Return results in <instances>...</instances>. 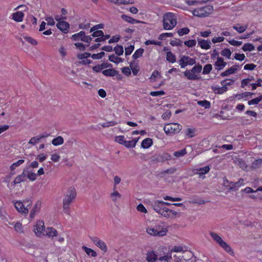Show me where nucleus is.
<instances>
[{
  "label": "nucleus",
  "instance_id": "obj_1",
  "mask_svg": "<svg viewBox=\"0 0 262 262\" xmlns=\"http://www.w3.org/2000/svg\"><path fill=\"white\" fill-rule=\"evenodd\" d=\"M171 205L170 203L157 200L153 203L152 206L156 212L165 218L172 219L179 217V213L174 210L169 209L165 206L166 205Z\"/></svg>",
  "mask_w": 262,
  "mask_h": 262
},
{
  "label": "nucleus",
  "instance_id": "obj_2",
  "mask_svg": "<svg viewBox=\"0 0 262 262\" xmlns=\"http://www.w3.org/2000/svg\"><path fill=\"white\" fill-rule=\"evenodd\" d=\"M146 232L154 236H164L168 232L167 227L162 223L152 225L147 227Z\"/></svg>",
  "mask_w": 262,
  "mask_h": 262
},
{
  "label": "nucleus",
  "instance_id": "obj_3",
  "mask_svg": "<svg viewBox=\"0 0 262 262\" xmlns=\"http://www.w3.org/2000/svg\"><path fill=\"white\" fill-rule=\"evenodd\" d=\"M76 195L77 192L74 187L71 186L67 189L62 200V207L64 211L69 210L70 205L75 199Z\"/></svg>",
  "mask_w": 262,
  "mask_h": 262
},
{
  "label": "nucleus",
  "instance_id": "obj_4",
  "mask_svg": "<svg viewBox=\"0 0 262 262\" xmlns=\"http://www.w3.org/2000/svg\"><path fill=\"white\" fill-rule=\"evenodd\" d=\"M13 203L14 208L22 215H26L29 212V209L32 204V200L30 198H26L21 201L14 200Z\"/></svg>",
  "mask_w": 262,
  "mask_h": 262
},
{
  "label": "nucleus",
  "instance_id": "obj_5",
  "mask_svg": "<svg viewBox=\"0 0 262 262\" xmlns=\"http://www.w3.org/2000/svg\"><path fill=\"white\" fill-rule=\"evenodd\" d=\"M177 24V17L175 13L167 12L163 16V27L165 30L173 29Z\"/></svg>",
  "mask_w": 262,
  "mask_h": 262
},
{
  "label": "nucleus",
  "instance_id": "obj_6",
  "mask_svg": "<svg viewBox=\"0 0 262 262\" xmlns=\"http://www.w3.org/2000/svg\"><path fill=\"white\" fill-rule=\"evenodd\" d=\"M213 7L211 5H206L190 10L192 14L199 17H207L213 12Z\"/></svg>",
  "mask_w": 262,
  "mask_h": 262
},
{
  "label": "nucleus",
  "instance_id": "obj_7",
  "mask_svg": "<svg viewBox=\"0 0 262 262\" xmlns=\"http://www.w3.org/2000/svg\"><path fill=\"white\" fill-rule=\"evenodd\" d=\"M202 70V66L201 64L194 66L191 70H186L184 72V76L188 80H197L201 78L200 73Z\"/></svg>",
  "mask_w": 262,
  "mask_h": 262
},
{
  "label": "nucleus",
  "instance_id": "obj_8",
  "mask_svg": "<svg viewBox=\"0 0 262 262\" xmlns=\"http://www.w3.org/2000/svg\"><path fill=\"white\" fill-rule=\"evenodd\" d=\"M209 234L213 241L218 244L226 252L231 255L233 254L234 253L231 247L219 234L212 231L210 232Z\"/></svg>",
  "mask_w": 262,
  "mask_h": 262
},
{
  "label": "nucleus",
  "instance_id": "obj_9",
  "mask_svg": "<svg viewBox=\"0 0 262 262\" xmlns=\"http://www.w3.org/2000/svg\"><path fill=\"white\" fill-rule=\"evenodd\" d=\"M182 125L178 123H168L164 125V130L167 135L171 136L179 133L182 129Z\"/></svg>",
  "mask_w": 262,
  "mask_h": 262
},
{
  "label": "nucleus",
  "instance_id": "obj_10",
  "mask_svg": "<svg viewBox=\"0 0 262 262\" xmlns=\"http://www.w3.org/2000/svg\"><path fill=\"white\" fill-rule=\"evenodd\" d=\"M46 229L45 228V224L43 221H37L33 227V231L36 235L38 237H42L45 235Z\"/></svg>",
  "mask_w": 262,
  "mask_h": 262
},
{
  "label": "nucleus",
  "instance_id": "obj_11",
  "mask_svg": "<svg viewBox=\"0 0 262 262\" xmlns=\"http://www.w3.org/2000/svg\"><path fill=\"white\" fill-rule=\"evenodd\" d=\"M41 205L42 202L40 200H38L35 202L30 212L29 218L31 220H33L35 217V215L39 212L41 208Z\"/></svg>",
  "mask_w": 262,
  "mask_h": 262
},
{
  "label": "nucleus",
  "instance_id": "obj_12",
  "mask_svg": "<svg viewBox=\"0 0 262 262\" xmlns=\"http://www.w3.org/2000/svg\"><path fill=\"white\" fill-rule=\"evenodd\" d=\"M210 170L209 166H206L204 167L194 168L192 170L194 174H198L200 178H204V175L209 172Z\"/></svg>",
  "mask_w": 262,
  "mask_h": 262
},
{
  "label": "nucleus",
  "instance_id": "obj_13",
  "mask_svg": "<svg viewBox=\"0 0 262 262\" xmlns=\"http://www.w3.org/2000/svg\"><path fill=\"white\" fill-rule=\"evenodd\" d=\"M58 235L57 231L53 227H47L45 230V235L51 238L52 239H54L56 237H57Z\"/></svg>",
  "mask_w": 262,
  "mask_h": 262
},
{
  "label": "nucleus",
  "instance_id": "obj_14",
  "mask_svg": "<svg viewBox=\"0 0 262 262\" xmlns=\"http://www.w3.org/2000/svg\"><path fill=\"white\" fill-rule=\"evenodd\" d=\"M24 17L25 14L23 12L17 11L12 13L11 14L10 18L16 22L20 23L23 21Z\"/></svg>",
  "mask_w": 262,
  "mask_h": 262
},
{
  "label": "nucleus",
  "instance_id": "obj_15",
  "mask_svg": "<svg viewBox=\"0 0 262 262\" xmlns=\"http://www.w3.org/2000/svg\"><path fill=\"white\" fill-rule=\"evenodd\" d=\"M92 241L93 242L94 244L96 246L101 249L102 251H103L104 252L106 251L107 247L105 243L103 241H102L98 237L93 238Z\"/></svg>",
  "mask_w": 262,
  "mask_h": 262
},
{
  "label": "nucleus",
  "instance_id": "obj_16",
  "mask_svg": "<svg viewBox=\"0 0 262 262\" xmlns=\"http://www.w3.org/2000/svg\"><path fill=\"white\" fill-rule=\"evenodd\" d=\"M109 196L111 200L114 203H116L122 197L121 194L116 190V188L113 189V191L110 193Z\"/></svg>",
  "mask_w": 262,
  "mask_h": 262
},
{
  "label": "nucleus",
  "instance_id": "obj_17",
  "mask_svg": "<svg viewBox=\"0 0 262 262\" xmlns=\"http://www.w3.org/2000/svg\"><path fill=\"white\" fill-rule=\"evenodd\" d=\"M239 68V66L235 64L232 67H230L228 69L226 70L224 72L221 74L222 77H225L229 76L231 74H234L236 72L238 69Z\"/></svg>",
  "mask_w": 262,
  "mask_h": 262
},
{
  "label": "nucleus",
  "instance_id": "obj_18",
  "mask_svg": "<svg viewBox=\"0 0 262 262\" xmlns=\"http://www.w3.org/2000/svg\"><path fill=\"white\" fill-rule=\"evenodd\" d=\"M56 26L60 31L66 33L68 32L70 25L68 23L65 21H60L57 23Z\"/></svg>",
  "mask_w": 262,
  "mask_h": 262
},
{
  "label": "nucleus",
  "instance_id": "obj_19",
  "mask_svg": "<svg viewBox=\"0 0 262 262\" xmlns=\"http://www.w3.org/2000/svg\"><path fill=\"white\" fill-rule=\"evenodd\" d=\"M91 54L88 52L83 53H79L77 55V57L79 59L83 60L82 62L84 64H88L91 62V61L88 59V58L90 57Z\"/></svg>",
  "mask_w": 262,
  "mask_h": 262
},
{
  "label": "nucleus",
  "instance_id": "obj_20",
  "mask_svg": "<svg viewBox=\"0 0 262 262\" xmlns=\"http://www.w3.org/2000/svg\"><path fill=\"white\" fill-rule=\"evenodd\" d=\"M115 141L120 144L123 145L126 148H129V141L125 139L123 136H117L115 138Z\"/></svg>",
  "mask_w": 262,
  "mask_h": 262
},
{
  "label": "nucleus",
  "instance_id": "obj_21",
  "mask_svg": "<svg viewBox=\"0 0 262 262\" xmlns=\"http://www.w3.org/2000/svg\"><path fill=\"white\" fill-rule=\"evenodd\" d=\"M146 260L148 262H155L158 260V255L154 251H150L146 254Z\"/></svg>",
  "mask_w": 262,
  "mask_h": 262
},
{
  "label": "nucleus",
  "instance_id": "obj_22",
  "mask_svg": "<svg viewBox=\"0 0 262 262\" xmlns=\"http://www.w3.org/2000/svg\"><path fill=\"white\" fill-rule=\"evenodd\" d=\"M226 65V62L224 61V59L221 57H218L214 63V66L217 70H222Z\"/></svg>",
  "mask_w": 262,
  "mask_h": 262
},
{
  "label": "nucleus",
  "instance_id": "obj_23",
  "mask_svg": "<svg viewBox=\"0 0 262 262\" xmlns=\"http://www.w3.org/2000/svg\"><path fill=\"white\" fill-rule=\"evenodd\" d=\"M27 181V174L23 171L21 174L16 176L13 181V183L15 185L19 184L21 182H25Z\"/></svg>",
  "mask_w": 262,
  "mask_h": 262
},
{
  "label": "nucleus",
  "instance_id": "obj_24",
  "mask_svg": "<svg viewBox=\"0 0 262 262\" xmlns=\"http://www.w3.org/2000/svg\"><path fill=\"white\" fill-rule=\"evenodd\" d=\"M198 45L202 49L204 50H208L211 47L210 41L208 40L199 39Z\"/></svg>",
  "mask_w": 262,
  "mask_h": 262
},
{
  "label": "nucleus",
  "instance_id": "obj_25",
  "mask_svg": "<svg viewBox=\"0 0 262 262\" xmlns=\"http://www.w3.org/2000/svg\"><path fill=\"white\" fill-rule=\"evenodd\" d=\"M213 92L216 94H222L227 91V88L216 85L211 86Z\"/></svg>",
  "mask_w": 262,
  "mask_h": 262
},
{
  "label": "nucleus",
  "instance_id": "obj_26",
  "mask_svg": "<svg viewBox=\"0 0 262 262\" xmlns=\"http://www.w3.org/2000/svg\"><path fill=\"white\" fill-rule=\"evenodd\" d=\"M153 144L152 140L150 138H147L144 139L141 144V148L143 149H148Z\"/></svg>",
  "mask_w": 262,
  "mask_h": 262
},
{
  "label": "nucleus",
  "instance_id": "obj_27",
  "mask_svg": "<svg viewBox=\"0 0 262 262\" xmlns=\"http://www.w3.org/2000/svg\"><path fill=\"white\" fill-rule=\"evenodd\" d=\"M93 37H99L95 39V42H99L103 40V37H104L103 32L101 30L96 31L93 33Z\"/></svg>",
  "mask_w": 262,
  "mask_h": 262
},
{
  "label": "nucleus",
  "instance_id": "obj_28",
  "mask_svg": "<svg viewBox=\"0 0 262 262\" xmlns=\"http://www.w3.org/2000/svg\"><path fill=\"white\" fill-rule=\"evenodd\" d=\"M121 18L125 21L132 24H138L140 22L139 20L124 14L121 15Z\"/></svg>",
  "mask_w": 262,
  "mask_h": 262
},
{
  "label": "nucleus",
  "instance_id": "obj_29",
  "mask_svg": "<svg viewBox=\"0 0 262 262\" xmlns=\"http://www.w3.org/2000/svg\"><path fill=\"white\" fill-rule=\"evenodd\" d=\"M82 249L84 251L88 256L92 257H96L97 254V253L93 249L88 248L85 246L82 247Z\"/></svg>",
  "mask_w": 262,
  "mask_h": 262
},
{
  "label": "nucleus",
  "instance_id": "obj_30",
  "mask_svg": "<svg viewBox=\"0 0 262 262\" xmlns=\"http://www.w3.org/2000/svg\"><path fill=\"white\" fill-rule=\"evenodd\" d=\"M64 139L61 136H58L52 141V144L56 146L62 145Z\"/></svg>",
  "mask_w": 262,
  "mask_h": 262
},
{
  "label": "nucleus",
  "instance_id": "obj_31",
  "mask_svg": "<svg viewBox=\"0 0 262 262\" xmlns=\"http://www.w3.org/2000/svg\"><path fill=\"white\" fill-rule=\"evenodd\" d=\"M233 28L239 33H243L247 28V25H235Z\"/></svg>",
  "mask_w": 262,
  "mask_h": 262
},
{
  "label": "nucleus",
  "instance_id": "obj_32",
  "mask_svg": "<svg viewBox=\"0 0 262 262\" xmlns=\"http://www.w3.org/2000/svg\"><path fill=\"white\" fill-rule=\"evenodd\" d=\"M108 59L110 61L114 62L116 64H118L120 62H123V59L115 55H110L108 57Z\"/></svg>",
  "mask_w": 262,
  "mask_h": 262
},
{
  "label": "nucleus",
  "instance_id": "obj_33",
  "mask_svg": "<svg viewBox=\"0 0 262 262\" xmlns=\"http://www.w3.org/2000/svg\"><path fill=\"white\" fill-rule=\"evenodd\" d=\"M166 60L170 63H174L176 61V56L171 52L166 53Z\"/></svg>",
  "mask_w": 262,
  "mask_h": 262
},
{
  "label": "nucleus",
  "instance_id": "obj_34",
  "mask_svg": "<svg viewBox=\"0 0 262 262\" xmlns=\"http://www.w3.org/2000/svg\"><path fill=\"white\" fill-rule=\"evenodd\" d=\"M28 179L30 181L34 182L37 180V174L32 171H29L27 174V179Z\"/></svg>",
  "mask_w": 262,
  "mask_h": 262
},
{
  "label": "nucleus",
  "instance_id": "obj_35",
  "mask_svg": "<svg viewBox=\"0 0 262 262\" xmlns=\"http://www.w3.org/2000/svg\"><path fill=\"white\" fill-rule=\"evenodd\" d=\"M221 54L225 57V58L229 59L231 58V56L232 55V52L229 49L225 48L221 52Z\"/></svg>",
  "mask_w": 262,
  "mask_h": 262
},
{
  "label": "nucleus",
  "instance_id": "obj_36",
  "mask_svg": "<svg viewBox=\"0 0 262 262\" xmlns=\"http://www.w3.org/2000/svg\"><path fill=\"white\" fill-rule=\"evenodd\" d=\"M102 73L106 76H114L116 75L117 72L113 69H109L103 70Z\"/></svg>",
  "mask_w": 262,
  "mask_h": 262
},
{
  "label": "nucleus",
  "instance_id": "obj_37",
  "mask_svg": "<svg viewBox=\"0 0 262 262\" xmlns=\"http://www.w3.org/2000/svg\"><path fill=\"white\" fill-rule=\"evenodd\" d=\"M25 162L23 159L19 160L17 162L13 163L10 167L11 171H14L16 168L23 164Z\"/></svg>",
  "mask_w": 262,
  "mask_h": 262
},
{
  "label": "nucleus",
  "instance_id": "obj_38",
  "mask_svg": "<svg viewBox=\"0 0 262 262\" xmlns=\"http://www.w3.org/2000/svg\"><path fill=\"white\" fill-rule=\"evenodd\" d=\"M206 1H192L188 0L186 1V3L190 6H200L202 5L205 3Z\"/></svg>",
  "mask_w": 262,
  "mask_h": 262
},
{
  "label": "nucleus",
  "instance_id": "obj_39",
  "mask_svg": "<svg viewBox=\"0 0 262 262\" xmlns=\"http://www.w3.org/2000/svg\"><path fill=\"white\" fill-rule=\"evenodd\" d=\"M161 77V73L158 71H154L151 75L150 76L149 79L151 81L155 82L157 81V80Z\"/></svg>",
  "mask_w": 262,
  "mask_h": 262
},
{
  "label": "nucleus",
  "instance_id": "obj_40",
  "mask_svg": "<svg viewBox=\"0 0 262 262\" xmlns=\"http://www.w3.org/2000/svg\"><path fill=\"white\" fill-rule=\"evenodd\" d=\"M255 49L254 46L250 43H246L244 44L242 47V50L244 52L252 51Z\"/></svg>",
  "mask_w": 262,
  "mask_h": 262
},
{
  "label": "nucleus",
  "instance_id": "obj_41",
  "mask_svg": "<svg viewBox=\"0 0 262 262\" xmlns=\"http://www.w3.org/2000/svg\"><path fill=\"white\" fill-rule=\"evenodd\" d=\"M187 66H192L196 63L195 59L186 56H183Z\"/></svg>",
  "mask_w": 262,
  "mask_h": 262
},
{
  "label": "nucleus",
  "instance_id": "obj_42",
  "mask_svg": "<svg viewBox=\"0 0 262 262\" xmlns=\"http://www.w3.org/2000/svg\"><path fill=\"white\" fill-rule=\"evenodd\" d=\"M171 258L172 257L170 254H166L158 258V260L160 262H169Z\"/></svg>",
  "mask_w": 262,
  "mask_h": 262
},
{
  "label": "nucleus",
  "instance_id": "obj_43",
  "mask_svg": "<svg viewBox=\"0 0 262 262\" xmlns=\"http://www.w3.org/2000/svg\"><path fill=\"white\" fill-rule=\"evenodd\" d=\"M190 32V30L188 28L185 27L179 29L177 33L180 36H183L184 35L188 34Z\"/></svg>",
  "mask_w": 262,
  "mask_h": 262
},
{
  "label": "nucleus",
  "instance_id": "obj_44",
  "mask_svg": "<svg viewBox=\"0 0 262 262\" xmlns=\"http://www.w3.org/2000/svg\"><path fill=\"white\" fill-rule=\"evenodd\" d=\"M143 52H144V50L143 49H142V48L138 49L135 52V53L133 55V56H132L133 58L136 59L139 58L140 57H141L142 56V55L143 53Z\"/></svg>",
  "mask_w": 262,
  "mask_h": 262
},
{
  "label": "nucleus",
  "instance_id": "obj_45",
  "mask_svg": "<svg viewBox=\"0 0 262 262\" xmlns=\"http://www.w3.org/2000/svg\"><path fill=\"white\" fill-rule=\"evenodd\" d=\"M197 103L205 108H210L211 105L210 102L207 100L198 101Z\"/></svg>",
  "mask_w": 262,
  "mask_h": 262
},
{
  "label": "nucleus",
  "instance_id": "obj_46",
  "mask_svg": "<svg viewBox=\"0 0 262 262\" xmlns=\"http://www.w3.org/2000/svg\"><path fill=\"white\" fill-rule=\"evenodd\" d=\"M184 45L188 48H192L195 46L196 41L195 39L186 40L184 42Z\"/></svg>",
  "mask_w": 262,
  "mask_h": 262
},
{
  "label": "nucleus",
  "instance_id": "obj_47",
  "mask_svg": "<svg viewBox=\"0 0 262 262\" xmlns=\"http://www.w3.org/2000/svg\"><path fill=\"white\" fill-rule=\"evenodd\" d=\"M212 69V65L211 64H207L204 67L202 73L204 75L208 74L209 73H210Z\"/></svg>",
  "mask_w": 262,
  "mask_h": 262
},
{
  "label": "nucleus",
  "instance_id": "obj_48",
  "mask_svg": "<svg viewBox=\"0 0 262 262\" xmlns=\"http://www.w3.org/2000/svg\"><path fill=\"white\" fill-rule=\"evenodd\" d=\"M114 50L115 52V53L118 56L122 55L124 52L123 48L120 45H117L115 47Z\"/></svg>",
  "mask_w": 262,
  "mask_h": 262
},
{
  "label": "nucleus",
  "instance_id": "obj_49",
  "mask_svg": "<svg viewBox=\"0 0 262 262\" xmlns=\"http://www.w3.org/2000/svg\"><path fill=\"white\" fill-rule=\"evenodd\" d=\"M23 38L25 41L30 43L32 45L35 46L37 45V41L30 36H23Z\"/></svg>",
  "mask_w": 262,
  "mask_h": 262
},
{
  "label": "nucleus",
  "instance_id": "obj_50",
  "mask_svg": "<svg viewBox=\"0 0 262 262\" xmlns=\"http://www.w3.org/2000/svg\"><path fill=\"white\" fill-rule=\"evenodd\" d=\"M234 80L228 79L224 80H222L221 82V84L224 87L227 88L228 86L232 85L234 83Z\"/></svg>",
  "mask_w": 262,
  "mask_h": 262
},
{
  "label": "nucleus",
  "instance_id": "obj_51",
  "mask_svg": "<svg viewBox=\"0 0 262 262\" xmlns=\"http://www.w3.org/2000/svg\"><path fill=\"white\" fill-rule=\"evenodd\" d=\"M187 153L186 150L185 148L183 149L182 150L175 151L173 154L174 156L176 157L179 158L181 157H183Z\"/></svg>",
  "mask_w": 262,
  "mask_h": 262
},
{
  "label": "nucleus",
  "instance_id": "obj_52",
  "mask_svg": "<svg viewBox=\"0 0 262 262\" xmlns=\"http://www.w3.org/2000/svg\"><path fill=\"white\" fill-rule=\"evenodd\" d=\"M14 228L15 230L18 233H22L23 232V229L22 225L19 222H17L14 224Z\"/></svg>",
  "mask_w": 262,
  "mask_h": 262
},
{
  "label": "nucleus",
  "instance_id": "obj_53",
  "mask_svg": "<svg viewBox=\"0 0 262 262\" xmlns=\"http://www.w3.org/2000/svg\"><path fill=\"white\" fill-rule=\"evenodd\" d=\"M84 34V31H80L78 33L72 35V38L74 40H81L82 36Z\"/></svg>",
  "mask_w": 262,
  "mask_h": 262
},
{
  "label": "nucleus",
  "instance_id": "obj_54",
  "mask_svg": "<svg viewBox=\"0 0 262 262\" xmlns=\"http://www.w3.org/2000/svg\"><path fill=\"white\" fill-rule=\"evenodd\" d=\"M246 58V56L244 54L242 53H235L234 58L238 61H243Z\"/></svg>",
  "mask_w": 262,
  "mask_h": 262
},
{
  "label": "nucleus",
  "instance_id": "obj_55",
  "mask_svg": "<svg viewBox=\"0 0 262 262\" xmlns=\"http://www.w3.org/2000/svg\"><path fill=\"white\" fill-rule=\"evenodd\" d=\"M194 133H195V129L194 128H188L186 131V136L189 138H192L194 136Z\"/></svg>",
  "mask_w": 262,
  "mask_h": 262
},
{
  "label": "nucleus",
  "instance_id": "obj_56",
  "mask_svg": "<svg viewBox=\"0 0 262 262\" xmlns=\"http://www.w3.org/2000/svg\"><path fill=\"white\" fill-rule=\"evenodd\" d=\"M232 186H231V188L234 187L237 188L240 186H242L244 184V180L242 179H239L236 183H231Z\"/></svg>",
  "mask_w": 262,
  "mask_h": 262
},
{
  "label": "nucleus",
  "instance_id": "obj_57",
  "mask_svg": "<svg viewBox=\"0 0 262 262\" xmlns=\"http://www.w3.org/2000/svg\"><path fill=\"white\" fill-rule=\"evenodd\" d=\"M228 42L232 46L235 47H239L242 44V41H237L234 39L228 40Z\"/></svg>",
  "mask_w": 262,
  "mask_h": 262
},
{
  "label": "nucleus",
  "instance_id": "obj_58",
  "mask_svg": "<svg viewBox=\"0 0 262 262\" xmlns=\"http://www.w3.org/2000/svg\"><path fill=\"white\" fill-rule=\"evenodd\" d=\"M165 93L164 91L161 90L159 91H154L150 93V95L153 97H157L165 95Z\"/></svg>",
  "mask_w": 262,
  "mask_h": 262
},
{
  "label": "nucleus",
  "instance_id": "obj_59",
  "mask_svg": "<svg viewBox=\"0 0 262 262\" xmlns=\"http://www.w3.org/2000/svg\"><path fill=\"white\" fill-rule=\"evenodd\" d=\"M60 159V155L58 153H54L51 155V160L54 162H58Z\"/></svg>",
  "mask_w": 262,
  "mask_h": 262
},
{
  "label": "nucleus",
  "instance_id": "obj_60",
  "mask_svg": "<svg viewBox=\"0 0 262 262\" xmlns=\"http://www.w3.org/2000/svg\"><path fill=\"white\" fill-rule=\"evenodd\" d=\"M104 54L105 53L104 52H101L97 54H93L91 56L93 59H100L103 57Z\"/></svg>",
  "mask_w": 262,
  "mask_h": 262
},
{
  "label": "nucleus",
  "instance_id": "obj_61",
  "mask_svg": "<svg viewBox=\"0 0 262 262\" xmlns=\"http://www.w3.org/2000/svg\"><path fill=\"white\" fill-rule=\"evenodd\" d=\"M42 138V137H34L31 138L29 142V144H31L32 145H35L36 143H37L39 140Z\"/></svg>",
  "mask_w": 262,
  "mask_h": 262
},
{
  "label": "nucleus",
  "instance_id": "obj_62",
  "mask_svg": "<svg viewBox=\"0 0 262 262\" xmlns=\"http://www.w3.org/2000/svg\"><path fill=\"white\" fill-rule=\"evenodd\" d=\"M47 158V155L45 154H40L38 155L36 159L38 160L40 162H42L46 160Z\"/></svg>",
  "mask_w": 262,
  "mask_h": 262
},
{
  "label": "nucleus",
  "instance_id": "obj_63",
  "mask_svg": "<svg viewBox=\"0 0 262 262\" xmlns=\"http://www.w3.org/2000/svg\"><path fill=\"white\" fill-rule=\"evenodd\" d=\"M225 39L224 36L214 37L212 39V42L213 43H220L223 42Z\"/></svg>",
  "mask_w": 262,
  "mask_h": 262
},
{
  "label": "nucleus",
  "instance_id": "obj_64",
  "mask_svg": "<svg viewBox=\"0 0 262 262\" xmlns=\"http://www.w3.org/2000/svg\"><path fill=\"white\" fill-rule=\"evenodd\" d=\"M134 50V46L130 45L125 48V54L126 56L129 55Z\"/></svg>",
  "mask_w": 262,
  "mask_h": 262
}]
</instances>
